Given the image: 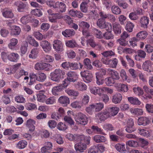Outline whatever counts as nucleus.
<instances>
[{"instance_id":"obj_1","label":"nucleus","mask_w":153,"mask_h":153,"mask_svg":"<svg viewBox=\"0 0 153 153\" xmlns=\"http://www.w3.org/2000/svg\"><path fill=\"white\" fill-rule=\"evenodd\" d=\"M79 30H81L83 35L85 38H88L91 36L89 32V28L90 27L89 24L86 22L80 21L79 23Z\"/></svg>"},{"instance_id":"obj_2","label":"nucleus","mask_w":153,"mask_h":153,"mask_svg":"<svg viewBox=\"0 0 153 153\" xmlns=\"http://www.w3.org/2000/svg\"><path fill=\"white\" fill-rule=\"evenodd\" d=\"M65 74V72L64 71L56 69L51 73V79L53 81L59 82L61 80L62 76L63 77Z\"/></svg>"},{"instance_id":"obj_3","label":"nucleus","mask_w":153,"mask_h":153,"mask_svg":"<svg viewBox=\"0 0 153 153\" xmlns=\"http://www.w3.org/2000/svg\"><path fill=\"white\" fill-rule=\"evenodd\" d=\"M75 121L78 124L85 125L88 123V118L85 115L81 112H79L76 117Z\"/></svg>"},{"instance_id":"obj_4","label":"nucleus","mask_w":153,"mask_h":153,"mask_svg":"<svg viewBox=\"0 0 153 153\" xmlns=\"http://www.w3.org/2000/svg\"><path fill=\"white\" fill-rule=\"evenodd\" d=\"M97 25L100 28L105 29L107 31L111 30L112 26L111 24L106 22L105 20L99 19L97 22Z\"/></svg>"},{"instance_id":"obj_5","label":"nucleus","mask_w":153,"mask_h":153,"mask_svg":"<svg viewBox=\"0 0 153 153\" xmlns=\"http://www.w3.org/2000/svg\"><path fill=\"white\" fill-rule=\"evenodd\" d=\"M80 74L85 82L89 83L91 81L93 75L91 71L87 70H84L81 72Z\"/></svg>"},{"instance_id":"obj_6","label":"nucleus","mask_w":153,"mask_h":153,"mask_svg":"<svg viewBox=\"0 0 153 153\" xmlns=\"http://www.w3.org/2000/svg\"><path fill=\"white\" fill-rule=\"evenodd\" d=\"M53 43V48L55 51L58 53H61L63 51V44L60 40H55Z\"/></svg>"},{"instance_id":"obj_7","label":"nucleus","mask_w":153,"mask_h":153,"mask_svg":"<svg viewBox=\"0 0 153 153\" xmlns=\"http://www.w3.org/2000/svg\"><path fill=\"white\" fill-rule=\"evenodd\" d=\"M142 68L144 71L150 73L153 71V63L150 60H146L143 63Z\"/></svg>"},{"instance_id":"obj_8","label":"nucleus","mask_w":153,"mask_h":153,"mask_svg":"<svg viewBox=\"0 0 153 153\" xmlns=\"http://www.w3.org/2000/svg\"><path fill=\"white\" fill-rule=\"evenodd\" d=\"M96 117L100 120V122H101L105 121L110 117V113L107 111L101 112L97 114Z\"/></svg>"},{"instance_id":"obj_9","label":"nucleus","mask_w":153,"mask_h":153,"mask_svg":"<svg viewBox=\"0 0 153 153\" xmlns=\"http://www.w3.org/2000/svg\"><path fill=\"white\" fill-rule=\"evenodd\" d=\"M28 73L27 71H25L23 69H21L18 70L15 74L14 77L16 79H18L23 76H26L25 77L24 79L28 80L29 77L26 76L28 75Z\"/></svg>"},{"instance_id":"obj_10","label":"nucleus","mask_w":153,"mask_h":153,"mask_svg":"<svg viewBox=\"0 0 153 153\" xmlns=\"http://www.w3.org/2000/svg\"><path fill=\"white\" fill-rule=\"evenodd\" d=\"M67 78L70 82H74L77 79L78 75L77 73L73 71H69L66 74Z\"/></svg>"},{"instance_id":"obj_11","label":"nucleus","mask_w":153,"mask_h":153,"mask_svg":"<svg viewBox=\"0 0 153 153\" xmlns=\"http://www.w3.org/2000/svg\"><path fill=\"white\" fill-rule=\"evenodd\" d=\"M74 148L76 152H83L86 149L87 145L82 142H79L75 144Z\"/></svg>"},{"instance_id":"obj_12","label":"nucleus","mask_w":153,"mask_h":153,"mask_svg":"<svg viewBox=\"0 0 153 153\" xmlns=\"http://www.w3.org/2000/svg\"><path fill=\"white\" fill-rule=\"evenodd\" d=\"M116 87L117 91L120 92H127L128 89L127 85L118 83L116 84Z\"/></svg>"},{"instance_id":"obj_13","label":"nucleus","mask_w":153,"mask_h":153,"mask_svg":"<svg viewBox=\"0 0 153 153\" xmlns=\"http://www.w3.org/2000/svg\"><path fill=\"white\" fill-rule=\"evenodd\" d=\"M149 119L146 117H142L139 118L137 120L138 124L139 126H146L149 124Z\"/></svg>"},{"instance_id":"obj_14","label":"nucleus","mask_w":153,"mask_h":153,"mask_svg":"<svg viewBox=\"0 0 153 153\" xmlns=\"http://www.w3.org/2000/svg\"><path fill=\"white\" fill-rule=\"evenodd\" d=\"M40 45L46 53L49 52L51 49L50 44L46 40L42 41Z\"/></svg>"},{"instance_id":"obj_15","label":"nucleus","mask_w":153,"mask_h":153,"mask_svg":"<svg viewBox=\"0 0 153 153\" xmlns=\"http://www.w3.org/2000/svg\"><path fill=\"white\" fill-rule=\"evenodd\" d=\"M146 55L145 51L142 50H139L135 56V59L137 61H140L142 59H144L146 57Z\"/></svg>"},{"instance_id":"obj_16","label":"nucleus","mask_w":153,"mask_h":153,"mask_svg":"<svg viewBox=\"0 0 153 153\" xmlns=\"http://www.w3.org/2000/svg\"><path fill=\"white\" fill-rule=\"evenodd\" d=\"M94 140L97 143H104L107 140V139L105 136L98 134L94 137Z\"/></svg>"},{"instance_id":"obj_17","label":"nucleus","mask_w":153,"mask_h":153,"mask_svg":"<svg viewBox=\"0 0 153 153\" xmlns=\"http://www.w3.org/2000/svg\"><path fill=\"white\" fill-rule=\"evenodd\" d=\"M35 123V121L32 119H30L27 121L26 125L29 128L30 131L32 132L34 130L35 127L34 125Z\"/></svg>"},{"instance_id":"obj_18","label":"nucleus","mask_w":153,"mask_h":153,"mask_svg":"<svg viewBox=\"0 0 153 153\" xmlns=\"http://www.w3.org/2000/svg\"><path fill=\"white\" fill-rule=\"evenodd\" d=\"M62 18V16L60 14L54 13L52 14L51 17H49V19L50 22L55 23L57 22V19H60Z\"/></svg>"},{"instance_id":"obj_19","label":"nucleus","mask_w":153,"mask_h":153,"mask_svg":"<svg viewBox=\"0 0 153 153\" xmlns=\"http://www.w3.org/2000/svg\"><path fill=\"white\" fill-rule=\"evenodd\" d=\"M21 29L20 28L16 26H13L11 27L10 34L11 36L19 35L20 33Z\"/></svg>"},{"instance_id":"obj_20","label":"nucleus","mask_w":153,"mask_h":153,"mask_svg":"<svg viewBox=\"0 0 153 153\" xmlns=\"http://www.w3.org/2000/svg\"><path fill=\"white\" fill-rule=\"evenodd\" d=\"M149 18L146 16H143L140 19V23L142 27L147 28L149 22Z\"/></svg>"},{"instance_id":"obj_21","label":"nucleus","mask_w":153,"mask_h":153,"mask_svg":"<svg viewBox=\"0 0 153 153\" xmlns=\"http://www.w3.org/2000/svg\"><path fill=\"white\" fill-rule=\"evenodd\" d=\"M83 67V65L79 62H71L70 69L72 70L79 69L80 70Z\"/></svg>"},{"instance_id":"obj_22","label":"nucleus","mask_w":153,"mask_h":153,"mask_svg":"<svg viewBox=\"0 0 153 153\" xmlns=\"http://www.w3.org/2000/svg\"><path fill=\"white\" fill-rule=\"evenodd\" d=\"M91 93L94 95L98 94L100 95L102 91V89L98 87H92L90 88Z\"/></svg>"},{"instance_id":"obj_23","label":"nucleus","mask_w":153,"mask_h":153,"mask_svg":"<svg viewBox=\"0 0 153 153\" xmlns=\"http://www.w3.org/2000/svg\"><path fill=\"white\" fill-rule=\"evenodd\" d=\"M62 34L65 37H68L74 35L75 32L73 29H67L62 31Z\"/></svg>"},{"instance_id":"obj_24","label":"nucleus","mask_w":153,"mask_h":153,"mask_svg":"<svg viewBox=\"0 0 153 153\" xmlns=\"http://www.w3.org/2000/svg\"><path fill=\"white\" fill-rule=\"evenodd\" d=\"M122 99V95L120 93H117L113 96L112 101L114 103L116 104L120 103Z\"/></svg>"},{"instance_id":"obj_25","label":"nucleus","mask_w":153,"mask_h":153,"mask_svg":"<svg viewBox=\"0 0 153 153\" xmlns=\"http://www.w3.org/2000/svg\"><path fill=\"white\" fill-rule=\"evenodd\" d=\"M3 16L6 18H12L14 15L11 10L5 9L2 12Z\"/></svg>"},{"instance_id":"obj_26","label":"nucleus","mask_w":153,"mask_h":153,"mask_svg":"<svg viewBox=\"0 0 153 153\" xmlns=\"http://www.w3.org/2000/svg\"><path fill=\"white\" fill-rule=\"evenodd\" d=\"M39 51L38 48H33L29 55V58L33 59H36L38 56Z\"/></svg>"},{"instance_id":"obj_27","label":"nucleus","mask_w":153,"mask_h":153,"mask_svg":"<svg viewBox=\"0 0 153 153\" xmlns=\"http://www.w3.org/2000/svg\"><path fill=\"white\" fill-rule=\"evenodd\" d=\"M10 42L8 45L9 48L12 50H15L18 42V39L16 38H12L10 40Z\"/></svg>"},{"instance_id":"obj_28","label":"nucleus","mask_w":153,"mask_h":153,"mask_svg":"<svg viewBox=\"0 0 153 153\" xmlns=\"http://www.w3.org/2000/svg\"><path fill=\"white\" fill-rule=\"evenodd\" d=\"M58 101L62 104L64 105V106H67L70 103L69 99L65 96H62L60 97L58 99Z\"/></svg>"},{"instance_id":"obj_29","label":"nucleus","mask_w":153,"mask_h":153,"mask_svg":"<svg viewBox=\"0 0 153 153\" xmlns=\"http://www.w3.org/2000/svg\"><path fill=\"white\" fill-rule=\"evenodd\" d=\"M121 26L118 23H115L113 25V30L115 34H120L121 32Z\"/></svg>"},{"instance_id":"obj_30","label":"nucleus","mask_w":153,"mask_h":153,"mask_svg":"<svg viewBox=\"0 0 153 153\" xmlns=\"http://www.w3.org/2000/svg\"><path fill=\"white\" fill-rule=\"evenodd\" d=\"M115 148L118 152L121 153H125L126 152L124 144L117 143L115 146Z\"/></svg>"},{"instance_id":"obj_31","label":"nucleus","mask_w":153,"mask_h":153,"mask_svg":"<svg viewBox=\"0 0 153 153\" xmlns=\"http://www.w3.org/2000/svg\"><path fill=\"white\" fill-rule=\"evenodd\" d=\"M76 88L78 90L80 91H84L87 89L86 85L84 83L81 82H78L75 85Z\"/></svg>"},{"instance_id":"obj_32","label":"nucleus","mask_w":153,"mask_h":153,"mask_svg":"<svg viewBox=\"0 0 153 153\" xmlns=\"http://www.w3.org/2000/svg\"><path fill=\"white\" fill-rule=\"evenodd\" d=\"M111 77L114 80H117L120 79L118 73L116 71L112 69H109L108 70Z\"/></svg>"},{"instance_id":"obj_33","label":"nucleus","mask_w":153,"mask_h":153,"mask_svg":"<svg viewBox=\"0 0 153 153\" xmlns=\"http://www.w3.org/2000/svg\"><path fill=\"white\" fill-rule=\"evenodd\" d=\"M19 58V56L17 53H12L9 54V60L11 62H16Z\"/></svg>"},{"instance_id":"obj_34","label":"nucleus","mask_w":153,"mask_h":153,"mask_svg":"<svg viewBox=\"0 0 153 153\" xmlns=\"http://www.w3.org/2000/svg\"><path fill=\"white\" fill-rule=\"evenodd\" d=\"M14 5L17 7V10L19 12H22L24 9L25 7V4L20 1L16 2Z\"/></svg>"},{"instance_id":"obj_35","label":"nucleus","mask_w":153,"mask_h":153,"mask_svg":"<svg viewBox=\"0 0 153 153\" xmlns=\"http://www.w3.org/2000/svg\"><path fill=\"white\" fill-rule=\"evenodd\" d=\"M108 110L110 113V115L114 116L117 114L119 111V108L115 106L110 107L108 108Z\"/></svg>"},{"instance_id":"obj_36","label":"nucleus","mask_w":153,"mask_h":153,"mask_svg":"<svg viewBox=\"0 0 153 153\" xmlns=\"http://www.w3.org/2000/svg\"><path fill=\"white\" fill-rule=\"evenodd\" d=\"M56 8L59 6V11L61 13L65 12L66 10V5L63 2L57 1L56 3Z\"/></svg>"},{"instance_id":"obj_37","label":"nucleus","mask_w":153,"mask_h":153,"mask_svg":"<svg viewBox=\"0 0 153 153\" xmlns=\"http://www.w3.org/2000/svg\"><path fill=\"white\" fill-rule=\"evenodd\" d=\"M65 45L67 47L71 48L76 47L78 46V45L76 41L74 39L66 41L65 42Z\"/></svg>"},{"instance_id":"obj_38","label":"nucleus","mask_w":153,"mask_h":153,"mask_svg":"<svg viewBox=\"0 0 153 153\" xmlns=\"http://www.w3.org/2000/svg\"><path fill=\"white\" fill-rule=\"evenodd\" d=\"M27 144V142L23 140L19 141L16 145V148L19 149H22L25 148Z\"/></svg>"},{"instance_id":"obj_39","label":"nucleus","mask_w":153,"mask_h":153,"mask_svg":"<svg viewBox=\"0 0 153 153\" xmlns=\"http://www.w3.org/2000/svg\"><path fill=\"white\" fill-rule=\"evenodd\" d=\"M128 100L131 103L134 105H139L141 104L140 101L136 97H128Z\"/></svg>"},{"instance_id":"obj_40","label":"nucleus","mask_w":153,"mask_h":153,"mask_svg":"<svg viewBox=\"0 0 153 153\" xmlns=\"http://www.w3.org/2000/svg\"><path fill=\"white\" fill-rule=\"evenodd\" d=\"M31 20V18L29 15L23 16L20 19L21 23L24 25H26L27 23L30 22Z\"/></svg>"},{"instance_id":"obj_41","label":"nucleus","mask_w":153,"mask_h":153,"mask_svg":"<svg viewBox=\"0 0 153 153\" xmlns=\"http://www.w3.org/2000/svg\"><path fill=\"white\" fill-rule=\"evenodd\" d=\"M62 89V86L59 85L57 86L54 87L52 89V92L53 95H58Z\"/></svg>"},{"instance_id":"obj_42","label":"nucleus","mask_w":153,"mask_h":153,"mask_svg":"<svg viewBox=\"0 0 153 153\" xmlns=\"http://www.w3.org/2000/svg\"><path fill=\"white\" fill-rule=\"evenodd\" d=\"M138 133L140 135L146 137H149L150 135L149 131L146 129H138Z\"/></svg>"},{"instance_id":"obj_43","label":"nucleus","mask_w":153,"mask_h":153,"mask_svg":"<svg viewBox=\"0 0 153 153\" xmlns=\"http://www.w3.org/2000/svg\"><path fill=\"white\" fill-rule=\"evenodd\" d=\"M94 107L95 112H99L101 111L104 108V104L102 102H99L93 104Z\"/></svg>"},{"instance_id":"obj_44","label":"nucleus","mask_w":153,"mask_h":153,"mask_svg":"<svg viewBox=\"0 0 153 153\" xmlns=\"http://www.w3.org/2000/svg\"><path fill=\"white\" fill-rule=\"evenodd\" d=\"M103 37L105 39L109 40L113 39L114 36L111 31L108 30L103 34Z\"/></svg>"},{"instance_id":"obj_45","label":"nucleus","mask_w":153,"mask_h":153,"mask_svg":"<svg viewBox=\"0 0 153 153\" xmlns=\"http://www.w3.org/2000/svg\"><path fill=\"white\" fill-rule=\"evenodd\" d=\"M91 128L93 131L97 134H99L102 135H105V133L103 131L102 129L99 128L97 126H92L91 127Z\"/></svg>"},{"instance_id":"obj_46","label":"nucleus","mask_w":153,"mask_h":153,"mask_svg":"<svg viewBox=\"0 0 153 153\" xmlns=\"http://www.w3.org/2000/svg\"><path fill=\"white\" fill-rule=\"evenodd\" d=\"M126 146H128L130 147H136L138 146V143L136 141L129 140L126 141Z\"/></svg>"},{"instance_id":"obj_47","label":"nucleus","mask_w":153,"mask_h":153,"mask_svg":"<svg viewBox=\"0 0 153 153\" xmlns=\"http://www.w3.org/2000/svg\"><path fill=\"white\" fill-rule=\"evenodd\" d=\"M83 63L85 67L88 69L91 70L93 68L91 64L90 60L88 58H85L84 60Z\"/></svg>"},{"instance_id":"obj_48","label":"nucleus","mask_w":153,"mask_h":153,"mask_svg":"<svg viewBox=\"0 0 153 153\" xmlns=\"http://www.w3.org/2000/svg\"><path fill=\"white\" fill-rule=\"evenodd\" d=\"M30 81L28 83L30 85L33 84L36 81H38L37 75L34 73H32L30 75Z\"/></svg>"},{"instance_id":"obj_49","label":"nucleus","mask_w":153,"mask_h":153,"mask_svg":"<svg viewBox=\"0 0 153 153\" xmlns=\"http://www.w3.org/2000/svg\"><path fill=\"white\" fill-rule=\"evenodd\" d=\"M131 112L134 115H141L143 114V111L141 108H135L131 110Z\"/></svg>"},{"instance_id":"obj_50","label":"nucleus","mask_w":153,"mask_h":153,"mask_svg":"<svg viewBox=\"0 0 153 153\" xmlns=\"http://www.w3.org/2000/svg\"><path fill=\"white\" fill-rule=\"evenodd\" d=\"M147 35V34L146 32L144 31H140L136 35V38L139 39V41L140 39H145Z\"/></svg>"},{"instance_id":"obj_51","label":"nucleus","mask_w":153,"mask_h":153,"mask_svg":"<svg viewBox=\"0 0 153 153\" xmlns=\"http://www.w3.org/2000/svg\"><path fill=\"white\" fill-rule=\"evenodd\" d=\"M118 60L116 58H114L111 59H110L109 66L112 68H116L117 63Z\"/></svg>"},{"instance_id":"obj_52","label":"nucleus","mask_w":153,"mask_h":153,"mask_svg":"<svg viewBox=\"0 0 153 153\" xmlns=\"http://www.w3.org/2000/svg\"><path fill=\"white\" fill-rule=\"evenodd\" d=\"M46 96L44 95L43 92H40L37 95V98L39 101L43 102L45 101Z\"/></svg>"},{"instance_id":"obj_53","label":"nucleus","mask_w":153,"mask_h":153,"mask_svg":"<svg viewBox=\"0 0 153 153\" xmlns=\"http://www.w3.org/2000/svg\"><path fill=\"white\" fill-rule=\"evenodd\" d=\"M94 107L93 104L90 105L85 108L86 112L90 114H92L95 111Z\"/></svg>"},{"instance_id":"obj_54","label":"nucleus","mask_w":153,"mask_h":153,"mask_svg":"<svg viewBox=\"0 0 153 153\" xmlns=\"http://www.w3.org/2000/svg\"><path fill=\"white\" fill-rule=\"evenodd\" d=\"M65 92L70 96L76 97L79 95V93L77 91H74L73 90L68 89L65 90Z\"/></svg>"},{"instance_id":"obj_55","label":"nucleus","mask_w":153,"mask_h":153,"mask_svg":"<svg viewBox=\"0 0 153 153\" xmlns=\"http://www.w3.org/2000/svg\"><path fill=\"white\" fill-rule=\"evenodd\" d=\"M94 35L96 36L97 38L101 39L103 37V35L102 32L99 29L94 28L93 29Z\"/></svg>"},{"instance_id":"obj_56","label":"nucleus","mask_w":153,"mask_h":153,"mask_svg":"<svg viewBox=\"0 0 153 153\" xmlns=\"http://www.w3.org/2000/svg\"><path fill=\"white\" fill-rule=\"evenodd\" d=\"M133 90L134 93L139 96H142L143 94V91L140 87L134 88Z\"/></svg>"},{"instance_id":"obj_57","label":"nucleus","mask_w":153,"mask_h":153,"mask_svg":"<svg viewBox=\"0 0 153 153\" xmlns=\"http://www.w3.org/2000/svg\"><path fill=\"white\" fill-rule=\"evenodd\" d=\"M111 10L112 12L116 15H118L120 14L121 10L120 8L118 6H113L111 8Z\"/></svg>"},{"instance_id":"obj_58","label":"nucleus","mask_w":153,"mask_h":153,"mask_svg":"<svg viewBox=\"0 0 153 153\" xmlns=\"http://www.w3.org/2000/svg\"><path fill=\"white\" fill-rule=\"evenodd\" d=\"M38 81L43 82L47 78L46 75L45 74L43 73H41L39 74L37 76Z\"/></svg>"},{"instance_id":"obj_59","label":"nucleus","mask_w":153,"mask_h":153,"mask_svg":"<svg viewBox=\"0 0 153 153\" xmlns=\"http://www.w3.org/2000/svg\"><path fill=\"white\" fill-rule=\"evenodd\" d=\"M134 25L130 22H128L126 23V30L130 32L133 31V29L134 27Z\"/></svg>"},{"instance_id":"obj_60","label":"nucleus","mask_w":153,"mask_h":153,"mask_svg":"<svg viewBox=\"0 0 153 153\" xmlns=\"http://www.w3.org/2000/svg\"><path fill=\"white\" fill-rule=\"evenodd\" d=\"M114 80L111 77H109L105 79V82L106 84L108 86H112L114 83Z\"/></svg>"},{"instance_id":"obj_61","label":"nucleus","mask_w":153,"mask_h":153,"mask_svg":"<svg viewBox=\"0 0 153 153\" xmlns=\"http://www.w3.org/2000/svg\"><path fill=\"white\" fill-rule=\"evenodd\" d=\"M103 129L107 131H112L114 129V127L110 123L105 124L103 126Z\"/></svg>"},{"instance_id":"obj_62","label":"nucleus","mask_w":153,"mask_h":153,"mask_svg":"<svg viewBox=\"0 0 153 153\" xmlns=\"http://www.w3.org/2000/svg\"><path fill=\"white\" fill-rule=\"evenodd\" d=\"M56 127L59 130H65L67 128V126L62 122H60L58 124Z\"/></svg>"},{"instance_id":"obj_63","label":"nucleus","mask_w":153,"mask_h":153,"mask_svg":"<svg viewBox=\"0 0 153 153\" xmlns=\"http://www.w3.org/2000/svg\"><path fill=\"white\" fill-rule=\"evenodd\" d=\"M120 76L124 81H126L129 82L128 80H127L128 76L126 74V72L124 69L121 70L120 72Z\"/></svg>"},{"instance_id":"obj_64","label":"nucleus","mask_w":153,"mask_h":153,"mask_svg":"<svg viewBox=\"0 0 153 153\" xmlns=\"http://www.w3.org/2000/svg\"><path fill=\"white\" fill-rule=\"evenodd\" d=\"M0 33L1 36L3 37H6L9 33V32L7 29L3 28L1 29Z\"/></svg>"}]
</instances>
